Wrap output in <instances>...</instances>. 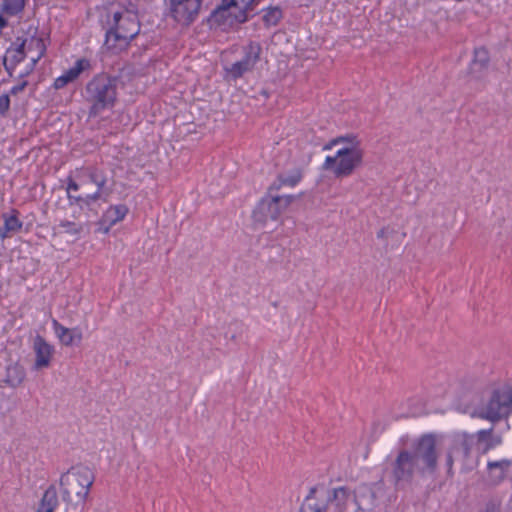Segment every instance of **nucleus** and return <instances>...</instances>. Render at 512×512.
<instances>
[{"mask_svg":"<svg viewBox=\"0 0 512 512\" xmlns=\"http://www.w3.org/2000/svg\"><path fill=\"white\" fill-rule=\"evenodd\" d=\"M8 25V21L7 19L0 13V29H4L5 27H7Z\"/></svg>","mask_w":512,"mask_h":512,"instance_id":"38","label":"nucleus"},{"mask_svg":"<svg viewBox=\"0 0 512 512\" xmlns=\"http://www.w3.org/2000/svg\"><path fill=\"white\" fill-rule=\"evenodd\" d=\"M475 435L466 432L454 433L451 437V445L449 450L457 457L466 460L470 457L471 450L475 444Z\"/></svg>","mask_w":512,"mask_h":512,"instance_id":"15","label":"nucleus"},{"mask_svg":"<svg viewBox=\"0 0 512 512\" xmlns=\"http://www.w3.org/2000/svg\"><path fill=\"white\" fill-rule=\"evenodd\" d=\"M66 512H68V511L66 510ZM69 512H73V511H69Z\"/></svg>","mask_w":512,"mask_h":512,"instance_id":"40","label":"nucleus"},{"mask_svg":"<svg viewBox=\"0 0 512 512\" xmlns=\"http://www.w3.org/2000/svg\"><path fill=\"white\" fill-rule=\"evenodd\" d=\"M475 440L477 444V449L482 453L486 454L490 450L496 448L497 446L502 444V436L499 434H494V428L491 427L489 429H482L476 432Z\"/></svg>","mask_w":512,"mask_h":512,"instance_id":"17","label":"nucleus"},{"mask_svg":"<svg viewBox=\"0 0 512 512\" xmlns=\"http://www.w3.org/2000/svg\"><path fill=\"white\" fill-rule=\"evenodd\" d=\"M294 199L293 195H274L273 192H270L269 187L267 195L259 201L253 210L254 222L264 225L270 220L276 221Z\"/></svg>","mask_w":512,"mask_h":512,"instance_id":"8","label":"nucleus"},{"mask_svg":"<svg viewBox=\"0 0 512 512\" xmlns=\"http://www.w3.org/2000/svg\"><path fill=\"white\" fill-rule=\"evenodd\" d=\"M512 465V460L502 459L498 461H489L487 463L488 473L495 482H500L505 478L506 472Z\"/></svg>","mask_w":512,"mask_h":512,"instance_id":"23","label":"nucleus"},{"mask_svg":"<svg viewBox=\"0 0 512 512\" xmlns=\"http://www.w3.org/2000/svg\"><path fill=\"white\" fill-rule=\"evenodd\" d=\"M438 466L437 441L433 434H423L410 448L399 450L391 464V476L399 487L410 484L415 475L434 474Z\"/></svg>","mask_w":512,"mask_h":512,"instance_id":"1","label":"nucleus"},{"mask_svg":"<svg viewBox=\"0 0 512 512\" xmlns=\"http://www.w3.org/2000/svg\"><path fill=\"white\" fill-rule=\"evenodd\" d=\"M32 46H35L38 50H39V53L36 57H32L31 58V65H30V68L25 72V73H21L20 74V77L23 78L25 77L26 75H28L35 67L36 63L38 62V60L44 55L45 53V46H44V43H43V40L41 38H31L29 43H28V48L27 50L29 51L30 48Z\"/></svg>","mask_w":512,"mask_h":512,"instance_id":"31","label":"nucleus"},{"mask_svg":"<svg viewBox=\"0 0 512 512\" xmlns=\"http://www.w3.org/2000/svg\"><path fill=\"white\" fill-rule=\"evenodd\" d=\"M490 61L489 52L484 47H478L474 50V57L470 64V72L476 77L487 68Z\"/></svg>","mask_w":512,"mask_h":512,"instance_id":"22","label":"nucleus"},{"mask_svg":"<svg viewBox=\"0 0 512 512\" xmlns=\"http://www.w3.org/2000/svg\"><path fill=\"white\" fill-rule=\"evenodd\" d=\"M17 214L18 211L13 210L12 215L6 213L2 215L4 224L0 227V239L9 238L21 230L23 222L19 220Z\"/></svg>","mask_w":512,"mask_h":512,"instance_id":"20","label":"nucleus"},{"mask_svg":"<svg viewBox=\"0 0 512 512\" xmlns=\"http://www.w3.org/2000/svg\"><path fill=\"white\" fill-rule=\"evenodd\" d=\"M263 11L262 20L266 27L276 26L283 18L282 9L278 6H271Z\"/></svg>","mask_w":512,"mask_h":512,"instance_id":"30","label":"nucleus"},{"mask_svg":"<svg viewBox=\"0 0 512 512\" xmlns=\"http://www.w3.org/2000/svg\"><path fill=\"white\" fill-rule=\"evenodd\" d=\"M341 143L345 144L342 148H362L361 142L356 135L347 134L345 136H339L331 139L327 144L324 145L323 150H330L334 146L339 145Z\"/></svg>","mask_w":512,"mask_h":512,"instance_id":"27","label":"nucleus"},{"mask_svg":"<svg viewBox=\"0 0 512 512\" xmlns=\"http://www.w3.org/2000/svg\"><path fill=\"white\" fill-rule=\"evenodd\" d=\"M329 500L324 487H311L301 504L300 512H329Z\"/></svg>","mask_w":512,"mask_h":512,"instance_id":"11","label":"nucleus"},{"mask_svg":"<svg viewBox=\"0 0 512 512\" xmlns=\"http://www.w3.org/2000/svg\"><path fill=\"white\" fill-rule=\"evenodd\" d=\"M302 171L300 169H294L288 175H279L269 187L270 192L278 191L282 186L294 187L302 179Z\"/></svg>","mask_w":512,"mask_h":512,"instance_id":"25","label":"nucleus"},{"mask_svg":"<svg viewBox=\"0 0 512 512\" xmlns=\"http://www.w3.org/2000/svg\"><path fill=\"white\" fill-rule=\"evenodd\" d=\"M139 32L140 25L135 16L115 12L113 14V24L106 32V43L113 42V45L126 46Z\"/></svg>","mask_w":512,"mask_h":512,"instance_id":"9","label":"nucleus"},{"mask_svg":"<svg viewBox=\"0 0 512 512\" xmlns=\"http://www.w3.org/2000/svg\"><path fill=\"white\" fill-rule=\"evenodd\" d=\"M262 47L259 42L250 41L243 47V56L239 61L227 68L228 74L233 79L241 78L245 73L251 72L260 60Z\"/></svg>","mask_w":512,"mask_h":512,"instance_id":"10","label":"nucleus"},{"mask_svg":"<svg viewBox=\"0 0 512 512\" xmlns=\"http://www.w3.org/2000/svg\"><path fill=\"white\" fill-rule=\"evenodd\" d=\"M27 43V39H21L18 37L6 50L3 57V65L9 76H12L16 66L25 59L26 50L28 48Z\"/></svg>","mask_w":512,"mask_h":512,"instance_id":"12","label":"nucleus"},{"mask_svg":"<svg viewBox=\"0 0 512 512\" xmlns=\"http://www.w3.org/2000/svg\"><path fill=\"white\" fill-rule=\"evenodd\" d=\"M204 0H163L164 14L181 27H190L199 17Z\"/></svg>","mask_w":512,"mask_h":512,"instance_id":"7","label":"nucleus"},{"mask_svg":"<svg viewBox=\"0 0 512 512\" xmlns=\"http://www.w3.org/2000/svg\"><path fill=\"white\" fill-rule=\"evenodd\" d=\"M10 108L9 94H3L0 96V115L5 116Z\"/></svg>","mask_w":512,"mask_h":512,"instance_id":"34","label":"nucleus"},{"mask_svg":"<svg viewBox=\"0 0 512 512\" xmlns=\"http://www.w3.org/2000/svg\"><path fill=\"white\" fill-rule=\"evenodd\" d=\"M257 5V0H235V9L238 13L234 14L237 23H244L248 20V12L252 11Z\"/></svg>","mask_w":512,"mask_h":512,"instance_id":"28","label":"nucleus"},{"mask_svg":"<svg viewBox=\"0 0 512 512\" xmlns=\"http://www.w3.org/2000/svg\"><path fill=\"white\" fill-rule=\"evenodd\" d=\"M59 227L63 228L65 233L72 235V236H77L83 231L82 224H77L75 222L68 221V220L60 221Z\"/></svg>","mask_w":512,"mask_h":512,"instance_id":"33","label":"nucleus"},{"mask_svg":"<svg viewBox=\"0 0 512 512\" xmlns=\"http://www.w3.org/2000/svg\"><path fill=\"white\" fill-rule=\"evenodd\" d=\"M52 328L59 339L60 343L64 346H71L74 342L82 341V332L79 328H67L59 323L56 319L52 320Z\"/></svg>","mask_w":512,"mask_h":512,"instance_id":"18","label":"nucleus"},{"mask_svg":"<svg viewBox=\"0 0 512 512\" xmlns=\"http://www.w3.org/2000/svg\"><path fill=\"white\" fill-rule=\"evenodd\" d=\"M363 148H340L334 156H327L322 170L331 171L336 179L351 176L363 164Z\"/></svg>","mask_w":512,"mask_h":512,"instance_id":"6","label":"nucleus"},{"mask_svg":"<svg viewBox=\"0 0 512 512\" xmlns=\"http://www.w3.org/2000/svg\"><path fill=\"white\" fill-rule=\"evenodd\" d=\"M392 233L388 228H382L377 232V238L384 239L388 237V234Z\"/></svg>","mask_w":512,"mask_h":512,"instance_id":"37","label":"nucleus"},{"mask_svg":"<svg viewBox=\"0 0 512 512\" xmlns=\"http://www.w3.org/2000/svg\"><path fill=\"white\" fill-rule=\"evenodd\" d=\"M329 495V512H345L350 502H356V496L347 487L326 489Z\"/></svg>","mask_w":512,"mask_h":512,"instance_id":"13","label":"nucleus"},{"mask_svg":"<svg viewBox=\"0 0 512 512\" xmlns=\"http://www.w3.org/2000/svg\"><path fill=\"white\" fill-rule=\"evenodd\" d=\"M512 414V384L494 388L481 403L477 405L472 416L497 423Z\"/></svg>","mask_w":512,"mask_h":512,"instance_id":"5","label":"nucleus"},{"mask_svg":"<svg viewBox=\"0 0 512 512\" xmlns=\"http://www.w3.org/2000/svg\"><path fill=\"white\" fill-rule=\"evenodd\" d=\"M457 457L453 452H451L449 449H448V452H447V455H446V467H447V472L450 474L452 472V468H453V463H454V458Z\"/></svg>","mask_w":512,"mask_h":512,"instance_id":"35","label":"nucleus"},{"mask_svg":"<svg viewBox=\"0 0 512 512\" xmlns=\"http://www.w3.org/2000/svg\"><path fill=\"white\" fill-rule=\"evenodd\" d=\"M25 0H1L0 12L8 16H16L23 11Z\"/></svg>","mask_w":512,"mask_h":512,"instance_id":"29","label":"nucleus"},{"mask_svg":"<svg viewBox=\"0 0 512 512\" xmlns=\"http://www.w3.org/2000/svg\"><path fill=\"white\" fill-rule=\"evenodd\" d=\"M94 481V472L82 464L72 466L60 476L62 500L66 503L68 512L84 510Z\"/></svg>","mask_w":512,"mask_h":512,"instance_id":"3","label":"nucleus"},{"mask_svg":"<svg viewBox=\"0 0 512 512\" xmlns=\"http://www.w3.org/2000/svg\"><path fill=\"white\" fill-rule=\"evenodd\" d=\"M91 68V63L86 58L78 59L74 66L65 71L61 76L57 77L54 80L53 87L56 90L64 88L69 83L75 81L82 72L89 70Z\"/></svg>","mask_w":512,"mask_h":512,"instance_id":"16","label":"nucleus"},{"mask_svg":"<svg viewBox=\"0 0 512 512\" xmlns=\"http://www.w3.org/2000/svg\"><path fill=\"white\" fill-rule=\"evenodd\" d=\"M244 331V324L240 321H233L229 324L227 331L225 332V338L231 341H236Z\"/></svg>","mask_w":512,"mask_h":512,"instance_id":"32","label":"nucleus"},{"mask_svg":"<svg viewBox=\"0 0 512 512\" xmlns=\"http://www.w3.org/2000/svg\"><path fill=\"white\" fill-rule=\"evenodd\" d=\"M33 350L35 352L34 369L40 370L50 366L54 347L50 345L42 336L37 335L34 338Z\"/></svg>","mask_w":512,"mask_h":512,"instance_id":"14","label":"nucleus"},{"mask_svg":"<svg viewBox=\"0 0 512 512\" xmlns=\"http://www.w3.org/2000/svg\"><path fill=\"white\" fill-rule=\"evenodd\" d=\"M232 8H235V0H221V3L210 13L208 21L217 25L224 24L226 18L232 15Z\"/></svg>","mask_w":512,"mask_h":512,"instance_id":"21","label":"nucleus"},{"mask_svg":"<svg viewBox=\"0 0 512 512\" xmlns=\"http://www.w3.org/2000/svg\"><path fill=\"white\" fill-rule=\"evenodd\" d=\"M112 226L109 225V223H106L105 225L101 226L99 224V230L103 233H108Z\"/></svg>","mask_w":512,"mask_h":512,"instance_id":"39","label":"nucleus"},{"mask_svg":"<svg viewBox=\"0 0 512 512\" xmlns=\"http://www.w3.org/2000/svg\"><path fill=\"white\" fill-rule=\"evenodd\" d=\"M62 183L69 204L81 209L90 208L98 201L109 202L114 192V181L109 183L107 174L95 166L77 168Z\"/></svg>","mask_w":512,"mask_h":512,"instance_id":"2","label":"nucleus"},{"mask_svg":"<svg viewBox=\"0 0 512 512\" xmlns=\"http://www.w3.org/2000/svg\"><path fill=\"white\" fill-rule=\"evenodd\" d=\"M118 84L119 78L108 73H98L86 83L83 96L89 104L90 117H96L115 106Z\"/></svg>","mask_w":512,"mask_h":512,"instance_id":"4","label":"nucleus"},{"mask_svg":"<svg viewBox=\"0 0 512 512\" xmlns=\"http://www.w3.org/2000/svg\"><path fill=\"white\" fill-rule=\"evenodd\" d=\"M58 504L59 501L56 487L54 485H50L43 493L36 512H54Z\"/></svg>","mask_w":512,"mask_h":512,"instance_id":"24","label":"nucleus"},{"mask_svg":"<svg viewBox=\"0 0 512 512\" xmlns=\"http://www.w3.org/2000/svg\"><path fill=\"white\" fill-rule=\"evenodd\" d=\"M129 212V208L125 204L111 205L103 213L99 224L101 226L109 223L110 226H114L118 222L122 221Z\"/></svg>","mask_w":512,"mask_h":512,"instance_id":"19","label":"nucleus"},{"mask_svg":"<svg viewBox=\"0 0 512 512\" xmlns=\"http://www.w3.org/2000/svg\"><path fill=\"white\" fill-rule=\"evenodd\" d=\"M25 378V370L18 363L10 364L6 368V376L4 382L10 387L19 386Z\"/></svg>","mask_w":512,"mask_h":512,"instance_id":"26","label":"nucleus"},{"mask_svg":"<svg viewBox=\"0 0 512 512\" xmlns=\"http://www.w3.org/2000/svg\"><path fill=\"white\" fill-rule=\"evenodd\" d=\"M27 85H28V82L26 80H23L19 84L13 86L10 89L9 93L11 95H17L18 93L22 92L26 88Z\"/></svg>","mask_w":512,"mask_h":512,"instance_id":"36","label":"nucleus"}]
</instances>
